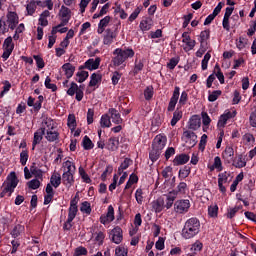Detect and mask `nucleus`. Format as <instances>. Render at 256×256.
I'll list each match as a JSON object with an SVG mask.
<instances>
[{
  "label": "nucleus",
  "mask_w": 256,
  "mask_h": 256,
  "mask_svg": "<svg viewBox=\"0 0 256 256\" xmlns=\"http://www.w3.org/2000/svg\"><path fill=\"white\" fill-rule=\"evenodd\" d=\"M199 229H201V222H199V219L190 218L184 224L182 237L184 239H193V237L199 233Z\"/></svg>",
  "instance_id": "obj_1"
},
{
  "label": "nucleus",
  "mask_w": 256,
  "mask_h": 256,
  "mask_svg": "<svg viewBox=\"0 0 256 256\" xmlns=\"http://www.w3.org/2000/svg\"><path fill=\"white\" fill-rule=\"evenodd\" d=\"M113 55H115L112 59L114 67H120L127 59H133L135 57V51L132 48H116Z\"/></svg>",
  "instance_id": "obj_2"
},
{
  "label": "nucleus",
  "mask_w": 256,
  "mask_h": 256,
  "mask_svg": "<svg viewBox=\"0 0 256 256\" xmlns=\"http://www.w3.org/2000/svg\"><path fill=\"white\" fill-rule=\"evenodd\" d=\"M17 185H19V179H17V174H15V172H11L10 175L7 177V182L4 184V188L0 193V196L11 197Z\"/></svg>",
  "instance_id": "obj_3"
},
{
  "label": "nucleus",
  "mask_w": 256,
  "mask_h": 256,
  "mask_svg": "<svg viewBox=\"0 0 256 256\" xmlns=\"http://www.w3.org/2000/svg\"><path fill=\"white\" fill-rule=\"evenodd\" d=\"M85 91V86H79L77 85V83L72 82L70 84L69 89L67 90V95H69L70 97H73V95L75 96L76 101H83V97H84V92Z\"/></svg>",
  "instance_id": "obj_4"
},
{
  "label": "nucleus",
  "mask_w": 256,
  "mask_h": 256,
  "mask_svg": "<svg viewBox=\"0 0 256 256\" xmlns=\"http://www.w3.org/2000/svg\"><path fill=\"white\" fill-rule=\"evenodd\" d=\"M103 33V45H113L117 41L119 30L117 28H107Z\"/></svg>",
  "instance_id": "obj_5"
},
{
  "label": "nucleus",
  "mask_w": 256,
  "mask_h": 256,
  "mask_svg": "<svg viewBox=\"0 0 256 256\" xmlns=\"http://www.w3.org/2000/svg\"><path fill=\"white\" fill-rule=\"evenodd\" d=\"M191 207V202L187 199L178 200L174 203V211L179 215L187 213Z\"/></svg>",
  "instance_id": "obj_6"
},
{
  "label": "nucleus",
  "mask_w": 256,
  "mask_h": 256,
  "mask_svg": "<svg viewBox=\"0 0 256 256\" xmlns=\"http://www.w3.org/2000/svg\"><path fill=\"white\" fill-rule=\"evenodd\" d=\"M182 43H183V50L185 51V53H189V51H193V49H195V45H197V42L191 39V36H189V32H184L182 34Z\"/></svg>",
  "instance_id": "obj_7"
},
{
  "label": "nucleus",
  "mask_w": 256,
  "mask_h": 256,
  "mask_svg": "<svg viewBox=\"0 0 256 256\" xmlns=\"http://www.w3.org/2000/svg\"><path fill=\"white\" fill-rule=\"evenodd\" d=\"M73 15V12H71V9H69L67 6L62 5L58 17L62 23V25H67L69 21H71V17Z\"/></svg>",
  "instance_id": "obj_8"
},
{
  "label": "nucleus",
  "mask_w": 256,
  "mask_h": 256,
  "mask_svg": "<svg viewBox=\"0 0 256 256\" xmlns=\"http://www.w3.org/2000/svg\"><path fill=\"white\" fill-rule=\"evenodd\" d=\"M115 221V208L112 205L108 206L107 213L100 216V223L102 225H109Z\"/></svg>",
  "instance_id": "obj_9"
},
{
  "label": "nucleus",
  "mask_w": 256,
  "mask_h": 256,
  "mask_svg": "<svg viewBox=\"0 0 256 256\" xmlns=\"http://www.w3.org/2000/svg\"><path fill=\"white\" fill-rule=\"evenodd\" d=\"M165 145H167V137L158 134L155 136L152 142V149H156L157 151H163V149H165Z\"/></svg>",
  "instance_id": "obj_10"
},
{
  "label": "nucleus",
  "mask_w": 256,
  "mask_h": 256,
  "mask_svg": "<svg viewBox=\"0 0 256 256\" xmlns=\"http://www.w3.org/2000/svg\"><path fill=\"white\" fill-rule=\"evenodd\" d=\"M77 203H79V196H75L70 201V207L68 209V219L70 221H73V219H75V217H77V213L79 212V208L77 206Z\"/></svg>",
  "instance_id": "obj_11"
},
{
  "label": "nucleus",
  "mask_w": 256,
  "mask_h": 256,
  "mask_svg": "<svg viewBox=\"0 0 256 256\" xmlns=\"http://www.w3.org/2000/svg\"><path fill=\"white\" fill-rule=\"evenodd\" d=\"M110 237L113 243L119 245L123 241V229H121L119 226H116L110 231Z\"/></svg>",
  "instance_id": "obj_12"
},
{
  "label": "nucleus",
  "mask_w": 256,
  "mask_h": 256,
  "mask_svg": "<svg viewBox=\"0 0 256 256\" xmlns=\"http://www.w3.org/2000/svg\"><path fill=\"white\" fill-rule=\"evenodd\" d=\"M144 68H145V59L136 58L135 62H134V66H133L132 70L130 71V75H132V77H137V75H139V73H141V71Z\"/></svg>",
  "instance_id": "obj_13"
},
{
  "label": "nucleus",
  "mask_w": 256,
  "mask_h": 256,
  "mask_svg": "<svg viewBox=\"0 0 256 256\" xmlns=\"http://www.w3.org/2000/svg\"><path fill=\"white\" fill-rule=\"evenodd\" d=\"M99 65H101V58H90L84 63V66L80 67V69H88L89 71H95V69H99Z\"/></svg>",
  "instance_id": "obj_14"
},
{
  "label": "nucleus",
  "mask_w": 256,
  "mask_h": 256,
  "mask_svg": "<svg viewBox=\"0 0 256 256\" xmlns=\"http://www.w3.org/2000/svg\"><path fill=\"white\" fill-rule=\"evenodd\" d=\"M182 137L189 147H195V145H197V134H195V132L189 130L184 131Z\"/></svg>",
  "instance_id": "obj_15"
},
{
  "label": "nucleus",
  "mask_w": 256,
  "mask_h": 256,
  "mask_svg": "<svg viewBox=\"0 0 256 256\" xmlns=\"http://www.w3.org/2000/svg\"><path fill=\"white\" fill-rule=\"evenodd\" d=\"M237 115L236 111H229L226 110L219 118L218 120V127H225V125H227V121L229 119H233V117H235Z\"/></svg>",
  "instance_id": "obj_16"
},
{
  "label": "nucleus",
  "mask_w": 256,
  "mask_h": 256,
  "mask_svg": "<svg viewBox=\"0 0 256 256\" xmlns=\"http://www.w3.org/2000/svg\"><path fill=\"white\" fill-rule=\"evenodd\" d=\"M6 17L8 28L13 31L19 25V16L15 12H8Z\"/></svg>",
  "instance_id": "obj_17"
},
{
  "label": "nucleus",
  "mask_w": 256,
  "mask_h": 256,
  "mask_svg": "<svg viewBox=\"0 0 256 256\" xmlns=\"http://www.w3.org/2000/svg\"><path fill=\"white\" fill-rule=\"evenodd\" d=\"M181 88L179 86H175L172 97L170 99V102L168 104V111H175V107L177 105V101H179V95H180Z\"/></svg>",
  "instance_id": "obj_18"
},
{
  "label": "nucleus",
  "mask_w": 256,
  "mask_h": 256,
  "mask_svg": "<svg viewBox=\"0 0 256 256\" xmlns=\"http://www.w3.org/2000/svg\"><path fill=\"white\" fill-rule=\"evenodd\" d=\"M10 235L12 239L22 237V235H25V225L15 224L10 231Z\"/></svg>",
  "instance_id": "obj_19"
},
{
  "label": "nucleus",
  "mask_w": 256,
  "mask_h": 256,
  "mask_svg": "<svg viewBox=\"0 0 256 256\" xmlns=\"http://www.w3.org/2000/svg\"><path fill=\"white\" fill-rule=\"evenodd\" d=\"M109 23H111V16H105L100 20L97 27L98 35H103V33L107 31V27H109Z\"/></svg>",
  "instance_id": "obj_20"
},
{
  "label": "nucleus",
  "mask_w": 256,
  "mask_h": 256,
  "mask_svg": "<svg viewBox=\"0 0 256 256\" xmlns=\"http://www.w3.org/2000/svg\"><path fill=\"white\" fill-rule=\"evenodd\" d=\"M147 195H149V191L147 189L138 188L135 192V199L138 205H143L145 203V199H147Z\"/></svg>",
  "instance_id": "obj_21"
},
{
  "label": "nucleus",
  "mask_w": 256,
  "mask_h": 256,
  "mask_svg": "<svg viewBox=\"0 0 256 256\" xmlns=\"http://www.w3.org/2000/svg\"><path fill=\"white\" fill-rule=\"evenodd\" d=\"M229 181V174L227 172H223L218 175V187L221 193H225L227 191V188H225V183Z\"/></svg>",
  "instance_id": "obj_22"
},
{
  "label": "nucleus",
  "mask_w": 256,
  "mask_h": 256,
  "mask_svg": "<svg viewBox=\"0 0 256 256\" xmlns=\"http://www.w3.org/2000/svg\"><path fill=\"white\" fill-rule=\"evenodd\" d=\"M62 183L65 187H71L75 183V173L63 172Z\"/></svg>",
  "instance_id": "obj_23"
},
{
  "label": "nucleus",
  "mask_w": 256,
  "mask_h": 256,
  "mask_svg": "<svg viewBox=\"0 0 256 256\" xmlns=\"http://www.w3.org/2000/svg\"><path fill=\"white\" fill-rule=\"evenodd\" d=\"M43 135H45V128H40L34 133L32 149H35V147H37V145L43 141Z\"/></svg>",
  "instance_id": "obj_24"
},
{
  "label": "nucleus",
  "mask_w": 256,
  "mask_h": 256,
  "mask_svg": "<svg viewBox=\"0 0 256 256\" xmlns=\"http://www.w3.org/2000/svg\"><path fill=\"white\" fill-rule=\"evenodd\" d=\"M189 155L187 154H179L176 155L173 160V165L176 167H179V165H185L186 163H189Z\"/></svg>",
  "instance_id": "obj_25"
},
{
  "label": "nucleus",
  "mask_w": 256,
  "mask_h": 256,
  "mask_svg": "<svg viewBox=\"0 0 256 256\" xmlns=\"http://www.w3.org/2000/svg\"><path fill=\"white\" fill-rule=\"evenodd\" d=\"M222 157L223 160L228 161V163L233 161V157H235L233 146H226L225 150L222 152Z\"/></svg>",
  "instance_id": "obj_26"
},
{
  "label": "nucleus",
  "mask_w": 256,
  "mask_h": 256,
  "mask_svg": "<svg viewBox=\"0 0 256 256\" xmlns=\"http://www.w3.org/2000/svg\"><path fill=\"white\" fill-rule=\"evenodd\" d=\"M62 171L63 173H75L77 171V168L75 167V163L71 160H65L62 163Z\"/></svg>",
  "instance_id": "obj_27"
},
{
  "label": "nucleus",
  "mask_w": 256,
  "mask_h": 256,
  "mask_svg": "<svg viewBox=\"0 0 256 256\" xmlns=\"http://www.w3.org/2000/svg\"><path fill=\"white\" fill-rule=\"evenodd\" d=\"M106 149L108 151H117L119 149V138L111 137L106 143Z\"/></svg>",
  "instance_id": "obj_28"
},
{
  "label": "nucleus",
  "mask_w": 256,
  "mask_h": 256,
  "mask_svg": "<svg viewBox=\"0 0 256 256\" xmlns=\"http://www.w3.org/2000/svg\"><path fill=\"white\" fill-rule=\"evenodd\" d=\"M152 209L155 213H161L165 209V200L163 198H158L152 202Z\"/></svg>",
  "instance_id": "obj_29"
},
{
  "label": "nucleus",
  "mask_w": 256,
  "mask_h": 256,
  "mask_svg": "<svg viewBox=\"0 0 256 256\" xmlns=\"http://www.w3.org/2000/svg\"><path fill=\"white\" fill-rule=\"evenodd\" d=\"M48 17H51V12L44 10L39 16L38 25H40V27H47V25H49Z\"/></svg>",
  "instance_id": "obj_30"
},
{
  "label": "nucleus",
  "mask_w": 256,
  "mask_h": 256,
  "mask_svg": "<svg viewBox=\"0 0 256 256\" xmlns=\"http://www.w3.org/2000/svg\"><path fill=\"white\" fill-rule=\"evenodd\" d=\"M175 199H177V191L173 190L166 195V204L164 207H166V209H171L173 203H175Z\"/></svg>",
  "instance_id": "obj_31"
},
{
  "label": "nucleus",
  "mask_w": 256,
  "mask_h": 256,
  "mask_svg": "<svg viewBox=\"0 0 256 256\" xmlns=\"http://www.w3.org/2000/svg\"><path fill=\"white\" fill-rule=\"evenodd\" d=\"M62 71H64V75L67 79H71V77H73L75 74V66L71 63H65L62 66Z\"/></svg>",
  "instance_id": "obj_32"
},
{
  "label": "nucleus",
  "mask_w": 256,
  "mask_h": 256,
  "mask_svg": "<svg viewBox=\"0 0 256 256\" xmlns=\"http://www.w3.org/2000/svg\"><path fill=\"white\" fill-rule=\"evenodd\" d=\"M232 165L236 167V169H243V167L247 166V161H245L243 155L240 154L232 159Z\"/></svg>",
  "instance_id": "obj_33"
},
{
  "label": "nucleus",
  "mask_w": 256,
  "mask_h": 256,
  "mask_svg": "<svg viewBox=\"0 0 256 256\" xmlns=\"http://www.w3.org/2000/svg\"><path fill=\"white\" fill-rule=\"evenodd\" d=\"M110 117L112 119V123H115L116 125H121L123 123V119L121 118V114L115 108H112L109 110Z\"/></svg>",
  "instance_id": "obj_34"
},
{
  "label": "nucleus",
  "mask_w": 256,
  "mask_h": 256,
  "mask_svg": "<svg viewBox=\"0 0 256 256\" xmlns=\"http://www.w3.org/2000/svg\"><path fill=\"white\" fill-rule=\"evenodd\" d=\"M34 4L36 5V7H42L43 9H45V7L48 8V11H53V1L52 0H46V1H41V0H33Z\"/></svg>",
  "instance_id": "obj_35"
},
{
  "label": "nucleus",
  "mask_w": 256,
  "mask_h": 256,
  "mask_svg": "<svg viewBox=\"0 0 256 256\" xmlns=\"http://www.w3.org/2000/svg\"><path fill=\"white\" fill-rule=\"evenodd\" d=\"M41 129H44V133L45 131H52L53 129H55V122H53V119L51 118H46L42 121Z\"/></svg>",
  "instance_id": "obj_36"
},
{
  "label": "nucleus",
  "mask_w": 256,
  "mask_h": 256,
  "mask_svg": "<svg viewBox=\"0 0 256 256\" xmlns=\"http://www.w3.org/2000/svg\"><path fill=\"white\" fill-rule=\"evenodd\" d=\"M189 127L194 131H196V129H199V127H201V118H199L198 115L192 116L189 121Z\"/></svg>",
  "instance_id": "obj_37"
},
{
  "label": "nucleus",
  "mask_w": 256,
  "mask_h": 256,
  "mask_svg": "<svg viewBox=\"0 0 256 256\" xmlns=\"http://www.w3.org/2000/svg\"><path fill=\"white\" fill-rule=\"evenodd\" d=\"M181 119H183V111L176 109L173 113V117L171 119L170 125L172 127H175V125H177V123H179Z\"/></svg>",
  "instance_id": "obj_38"
},
{
  "label": "nucleus",
  "mask_w": 256,
  "mask_h": 256,
  "mask_svg": "<svg viewBox=\"0 0 256 256\" xmlns=\"http://www.w3.org/2000/svg\"><path fill=\"white\" fill-rule=\"evenodd\" d=\"M30 173H32L33 177H35L36 179H40L41 181H43V174L45 172H43V170L39 169V167H37L35 164H33L30 167Z\"/></svg>",
  "instance_id": "obj_39"
},
{
  "label": "nucleus",
  "mask_w": 256,
  "mask_h": 256,
  "mask_svg": "<svg viewBox=\"0 0 256 256\" xmlns=\"http://www.w3.org/2000/svg\"><path fill=\"white\" fill-rule=\"evenodd\" d=\"M67 24H63L61 22L57 26L52 27L51 35H57V33H67L69 31V28L65 27Z\"/></svg>",
  "instance_id": "obj_40"
},
{
  "label": "nucleus",
  "mask_w": 256,
  "mask_h": 256,
  "mask_svg": "<svg viewBox=\"0 0 256 256\" xmlns=\"http://www.w3.org/2000/svg\"><path fill=\"white\" fill-rule=\"evenodd\" d=\"M61 181H63V179L61 178V174L54 173L50 178V185L55 187V189H57V187L61 185Z\"/></svg>",
  "instance_id": "obj_41"
},
{
  "label": "nucleus",
  "mask_w": 256,
  "mask_h": 256,
  "mask_svg": "<svg viewBox=\"0 0 256 256\" xmlns=\"http://www.w3.org/2000/svg\"><path fill=\"white\" fill-rule=\"evenodd\" d=\"M45 139H47L50 143H53L59 139V132H57L55 129L48 130L46 132Z\"/></svg>",
  "instance_id": "obj_42"
},
{
  "label": "nucleus",
  "mask_w": 256,
  "mask_h": 256,
  "mask_svg": "<svg viewBox=\"0 0 256 256\" xmlns=\"http://www.w3.org/2000/svg\"><path fill=\"white\" fill-rule=\"evenodd\" d=\"M130 165H133V160H131V158H125L118 168V175H121L123 171L129 169Z\"/></svg>",
  "instance_id": "obj_43"
},
{
  "label": "nucleus",
  "mask_w": 256,
  "mask_h": 256,
  "mask_svg": "<svg viewBox=\"0 0 256 256\" xmlns=\"http://www.w3.org/2000/svg\"><path fill=\"white\" fill-rule=\"evenodd\" d=\"M214 76L217 77L221 85L225 83V76L223 75V72L221 71V67L219 66V64H216L214 67Z\"/></svg>",
  "instance_id": "obj_44"
},
{
  "label": "nucleus",
  "mask_w": 256,
  "mask_h": 256,
  "mask_svg": "<svg viewBox=\"0 0 256 256\" xmlns=\"http://www.w3.org/2000/svg\"><path fill=\"white\" fill-rule=\"evenodd\" d=\"M153 27V20L151 18H146L140 22V29L142 31H149Z\"/></svg>",
  "instance_id": "obj_45"
},
{
  "label": "nucleus",
  "mask_w": 256,
  "mask_h": 256,
  "mask_svg": "<svg viewBox=\"0 0 256 256\" xmlns=\"http://www.w3.org/2000/svg\"><path fill=\"white\" fill-rule=\"evenodd\" d=\"M101 79H102L101 74L93 73L90 76V82H89L90 87H95V86L99 85V83H101Z\"/></svg>",
  "instance_id": "obj_46"
},
{
  "label": "nucleus",
  "mask_w": 256,
  "mask_h": 256,
  "mask_svg": "<svg viewBox=\"0 0 256 256\" xmlns=\"http://www.w3.org/2000/svg\"><path fill=\"white\" fill-rule=\"evenodd\" d=\"M88 77H89V72L87 71L80 70L76 73V81L78 83H83L87 81Z\"/></svg>",
  "instance_id": "obj_47"
},
{
  "label": "nucleus",
  "mask_w": 256,
  "mask_h": 256,
  "mask_svg": "<svg viewBox=\"0 0 256 256\" xmlns=\"http://www.w3.org/2000/svg\"><path fill=\"white\" fill-rule=\"evenodd\" d=\"M109 7V3H106L99 12L93 15L92 19H100V17L107 15V13L109 12Z\"/></svg>",
  "instance_id": "obj_48"
},
{
  "label": "nucleus",
  "mask_w": 256,
  "mask_h": 256,
  "mask_svg": "<svg viewBox=\"0 0 256 256\" xmlns=\"http://www.w3.org/2000/svg\"><path fill=\"white\" fill-rule=\"evenodd\" d=\"M67 125L69 129H71V131H75V129L77 128V120L75 118V114H69Z\"/></svg>",
  "instance_id": "obj_49"
},
{
  "label": "nucleus",
  "mask_w": 256,
  "mask_h": 256,
  "mask_svg": "<svg viewBox=\"0 0 256 256\" xmlns=\"http://www.w3.org/2000/svg\"><path fill=\"white\" fill-rule=\"evenodd\" d=\"M154 93L155 91L153 89V86H147L144 89V98L146 99V101H151V99H153Z\"/></svg>",
  "instance_id": "obj_50"
},
{
  "label": "nucleus",
  "mask_w": 256,
  "mask_h": 256,
  "mask_svg": "<svg viewBox=\"0 0 256 256\" xmlns=\"http://www.w3.org/2000/svg\"><path fill=\"white\" fill-rule=\"evenodd\" d=\"M3 49H7L10 51H13V49H15V44H13V38L11 36L7 37L4 40Z\"/></svg>",
  "instance_id": "obj_51"
},
{
  "label": "nucleus",
  "mask_w": 256,
  "mask_h": 256,
  "mask_svg": "<svg viewBox=\"0 0 256 256\" xmlns=\"http://www.w3.org/2000/svg\"><path fill=\"white\" fill-rule=\"evenodd\" d=\"M26 11H27V15H33L35 11H37V6L34 0H30V2L27 3Z\"/></svg>",
  "instance_id": "obj_52"
},
{
  "label": "nucleus",
  "mask_w": 256,
  "mask_h": 256,
  "mask_svg": "<svg viewBox=\"0 0 256 256\" xmlns=\"http://www.w3.org/2000/svg\"><path fill=\"white\" fill-rule=\"evenodd\" d=\"M82 145L86 151H89L94 147L93 141H91V138H89V136H85L83 138Z\"/></svg>",
  "instance_id": "obj_53"
},
{
  "label": "nucleus",
  "mask_w": 256,
  "mask_h": 256,
  "mask_svg": "<svg viewBox=\"0 0 256 256\" xmlns=\"http://www.w3.org/2000/svg\"><path fill=\"white\" fill-rule=\"evenodd\" d=\"M81 213H85L86 215H91V203L84 201L80 207Z\"/></svg>",
  "instance_id": "obj_54"
},
{
  "label": "nucleus",
  "mask_w": 256,
  "mask_h": 256,
  "mask_svg": "<svg viewBox=\"0 0 256 256\" xmlns=\"http://www.w3.org/2000/svg\"><path fill=\"white\" fill-rule=\"evenodd\" d=\"M100 125L101 127H111V117L107 114L102 115Z\"/></svg>",
  "instance_id": "obj_55"
},
{
  "label": "nucleus",
  "mask_w": 256,
  "mask_h": 256,
  "mask_svg": "<svg viewBox=\"0 0 256 256\" xmlns=\"http://www.w3.org/2000/svg\"><path fill=\"white\" fill-rule=\"evenodd\" d=\"M27 161H29V151L23 150L20 153V163L23 167H25V165H27Z\"/></svg>",
  "instance_id": "obj_56"
},
{
  "label": "nucleus",
  "mask_w": 256,
  "mask_h": 256,
  "mask_svg": "<svg viewBox=\"0 0 256 256\" xmlns=\"http://www.w3.org/2000/svg\"><path fill=\"white\" fill-rule=\"evenodd\" d=\"M160 156H161V150H157L155 148H152V150L149 153V157L153 163H155V161H157V159H159Z\"/></svg>",
  "instance_id": "obj_57"
},
{
  "label": "nucleus",
  "mask_w": 256,
  "mask_h": 256,
  "mask_svg": "<svg viewBox=\"0 0 256 256\" xmlns=\"http://www.w3.org/2000/svg\"><path fill=\"white\" fill-rule=\"evenodd\" d=\"M218 213H219V206H217V204H214L208 207L209 217H217Z\"/></svg>",
  "instance_id": "obj_58"
},
{
  "label": "nucleus",
  "mask_w": 256,
  "mask_h": 256,
  "mask_svg": "<svg viewBox=\"0 0 256 256\" xmlns=\"http://www.w3.org/2000/svg\"><path fill=\"white\" fill-rule=\"evenodd\" d=\"M236 47L239 49V51L245 49V47H247V38L240 37L238 40H236Z\"/></svg>",
  "instance_id": "obj_59"
},
{
  "label": "nucleus",
  "mask_w": 256,
  "mask_h": 256,
  "mask_svg": "<svg viewBox=\"0 0 256 256\" xmlns=\"http://www.w3.org/2000/svg\"><path fill=\"white\" fill-rule=\"evenodd\" d=\"M221 93H222L221 90L213 91L211 94H209L208 101H210V103L217 101V99L221 97Z\"/></svg>",
  "instance_id": "obj_60"
},
{
  "label": "nucleus",
  "mask_w": 256,
  "mask_h": 256,
  "mask_svg": "<svg viewBox=\"0 0 256 256\" xmlns=\"http://www.w3.org/2000/svg\"><path fill=\"white\" fill-rule=\"evenodd\" d=\"M211 59V53L207 52L201 62L202 71H207V65Z\"/></svg>",
  "instance_id": "obj_61"
},
{
  "label": "nucleus",
  "mask_w": 256,
  "mask_h": 256,
  "mask_svg": "<svg viewBox=\"0 0 256 256\" xmlns=\"http://www.w3.org/2000/svg\"><path fill=\"white\" fill-rule=\"evenodd\" d=\"M44 85L46 89H51L53 92L57 91V85L51 83V78L49 76L46 77Z\"/></svg>",
  "instance_id": "obj_62"
},
{
  "label": "nucleus",
  "mask_w": 256,
  "mask_h": 256,
  "mask_svg": "<svg viewBox=\"0 0 256 256\" xmlns=\"http://www.w3.org/2000/svg\"><path fill=\"white\" fill-rule=\"evenodd\" d=\"M87 255V248L79 246L74 250L73 256H85Z\"/></svg>",
  "instance_id": "obj_63"
},
{
  "label": "nucleus",
  "mask_w": 256,
  "mask_h": 256,
  "mask_svg": "<svg viewBox=\"0 0 256 256\" xmlns=\"http://www.w3.org/2000/svg\"><path fill=\"white\" fill-rule=\"evenodd\" d=\"M127 249L123 246H117L115 249V256H127Z\"/></svg>",
  "instance_id": "obj_64"
}]
</instances>
